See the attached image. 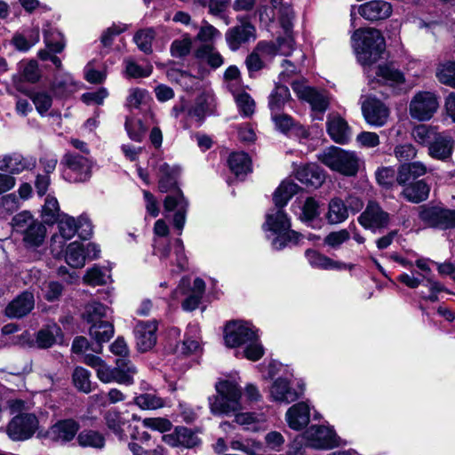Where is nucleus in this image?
Returning a JSON list of instances; mask_svg holds the SVG:
<instances>
[{
	"instance_id": "f257e3e1",
	"label": "nucleus",
	"mask_w": 455,
	"mask_h": 455,
	"mask_svg": "<svg viewBox=\"0 0 455 455\" xmlns=\"http://www.w3.org/2000/svg\"><path fill=\"white\" fill-rule=\"evenodd\" d=\"M224 339L229 347L244 346L243 356L251 361H258L264 355V348L259 339L258 329L251 323L235 321L225 327Z\"/></svg>"
},
{
	"instance_id": "f03ea898",
	"label": "nucleus",
	"mask_w": 455,
	"mask_h": 455,
	"mask_svg": "<svg viewBox=\"0 0 455 455\" xmlns=\"http://www.w3.org/2000/svg\"><path fill=\"white\" fill-rule=\"evenodd\" d=\"M352 46L358 62L363 67L368 77L371 76L372 64L385 49V40L379 30L375 28L356 29L352 36Z\"/></svg>"
},
{
	"instance_id": "7ed1b4c3",
	"label": "nucleus",
	"mask_w": 455,
	"mask_h": 455,
	"mask_svg": "<svg viewBox=\"0 0 455 455\" xmlns=\"http://www.w3.org/2000/svg\"><path fill=\"white\" fill-rule=\"evenodd\" d=\"M83 362L95 370L97 378L103 383L116 382L125 386L134 383L137 369L129 359L118 358L116 367H111L100 356L87 354Z\"/></svg>"
},
{
	"instance_id": "20e7f679",
	"label": "nucleus",
	"mask_w": 455,
	"mask_h": 455,
	"mask_svg": "<svg viewBox=\"0 0 455 455\" xmlns=\"http://www.w3.org/2000/svg\"><path fill=\"white\" fill-rule=\"evenodd\" d=\"M267 369L268 377L271 379L275 378L269 387V398L271 401L287 404L297 401L303 395V386H299L298 389L292 387L293 372L288 365H283L277 361H272L268 363Z\"/></svg>"
},
{
	"instance_id": "39448f33",
	"label": "nucleus",
	"mask_w": 455,
	"mask_h": 455,
	"mask_svg": "<svg viewBox=\"0 0 455 455\" xmlns=\"http://www.w3.org/2000/svg\"><path fill=\"white\" fill-rule=\"evenodd\" d=\"M216 395L208 398L210 411L213 415H230L240 411L242 390L235 380L221 379L215 384Z\"/></svg>"
},
{
	"instance_id": "423d86ee",
	"label": "nucleus",
	"mask_w": 455,
	"mask_h": 455,
	"mask_svg": "<svg viewBox=\"0 0 455 455\" xmlns=\"http://www.w3.org/2000/svg\"><path fill=\"white\" fill-rule=\"evenodd\" d=\"M169 227L166 222L160 219L157 220L154 226V254L156 255L161 261L170 259L171 264H176L177 269H172V272H180L188 266V259L185 255L184 245L180 238L174 241V252L171 253L169 244L165 237L169 234Z\"/></svg>"
},
{
	"instance_id": "0eeeda50",
	"label": "nucleus",
	"mask_w": 455,
	"mask_h": 455,
	"mask_svg": "<svg viewBox=\"0 0 455 455\" xmlns=\"http://www.w3.org/2000/svg\"><path fill=\"white\" fill-rule=\"evenodd\" d=\"M291 223L283 208L276 207L270 210L266 215L263 228L275 235L272 246L275 250H282L288 244H297L301 235L290 229Z\"/></svg>"
},
{
	"instance_id": "6e6552de",
	"label": "nucleus",
	"mask_w": 455,
	"mask_h": 455,
	"mask_svg": "<svg viewBox=\"0 0 455 455\" xmlns=\"http://www.w3.org/2000/svg\"><path fill=\"white\" fill-rule=\"evenodd\" d=\"M12 227L17 233L22 235V241L27 248H37L44 242L45 226L28 212L16 214L12 218Z\"/></svg>"
},
{
	"instance_id": "1a4fd4ad",
	"label": "nucleus",
	"mask_w": 455,
	"mask_h": 455,
	"mask_svg": "<svg viewBox=\"0 0 455 455\" xmlns=\"http://www.w3.org/2000/svg\"><path fill=\"white\" fill-rule=\"evenodd\" d=\"M318 160L331 170L345 176H355L360 166L356 153L332 147L318 156Z\"/></svg>"
},
{
	"instance_id": "9d476101",
	"label": "nucleus",
	"mask_w": 455,
	"mask_h": 455,
	"mask_svg": "<svg viewBox=\"0 0 455 455\" xmlns=\"http://www.w3.org/2000/svg\"><path fill=\"white\" fill-rule=\"evenodd\" d=\"M305 442L306 446L315 449L330 450L342 444V441L330 426L314 425L308 427L294 443Z\"/></svg>"
},
{
	"instance_id": "9b49d317",
	"label": "nucleus",
	"mask_w": 455,
	"mask_h": 455,
	"mask_svg": "<svg viewBox=\"0 0 455 455\" xmlns=\"http://www.w3.org/2000/svg\"><path fill=\"white\" fill-rule=\"evenodd\" d=\"M440 107L438 96L430 91L417 92L409 102L410 116L419 122L431 120Z\"/></svg>"
},
{
	"instance_id": "f8f14e48",
	"label": "nucleus",
	"mask_w": 455,
	"mask_h": 455,
	"mask_svg": "<svg viewBox=\"0 0 455 455\" xmlns=\"http://www.w3.org/2000/svg\"><path fill=\"white\" fill-rule=\"evenodd\" d=\"M65 165L63 177L69 182H84L92 174V162L84 156L67 153L62 160Z\"/></svg>"
},
{
	"instance_id": "ddd939ff",
	"label": "nucleus",
	"mask_w": 455,
	"mask_h": 455,
	"mask_svg": "<svg viewBox=\"0 0 455 455\" xmlns=\"http://www.w3.org/2000/svg\"><path fill=\"white\" fill-rule=\"evenodd\" d=\"M39 428V420L34 413H20L9 422L6 433L12 441L31 438Z\"/></svg>"
},
{
	"instance_id": "4468645a",
	"label": "nucleus",
	"mask_w": 455,
	"mask_h": 455,
	"mask_svg": "<svg viewBox=\"0 0 455 455\" xmlns=\"http://www.w3.org/2000/svg\"><path fill=\"white\" fill-rule=\"evenodd\" d=\"M419 218L431 227L443 229L455 228V210L422 206Z\"/></svg>"
},
{
	"instance_id": "2eb2a0df",
	"label": "nucleus",
	"mask_w": 455,
	"mask_h": 455,
	"mask_svg": "<svg viewBox=\"0 0 455 455\" xmlns=\"http://www.w3.org/2000/svg\"><path fill=\"white\" fill-rule=\"evenodd\" d=\"M358 222L365 229L376 232L387 228L389 223V214L379 204L370 201L365 210L358 217Z\"/></svg>"
},
{
	"instance_id": "dca6fc26",
	"label": "nucleus",
	"mask_w": 455,
	"mask_h": 455,
	"mask_svg": "<svg viewBox=\"0 0 455 455\" xmlns=\"http://www.w3.org/2000/svg\"><path fill=\"white\" fill-rule=\"evenodd\" d=\"M164 207L165 216L168 217V213L174 212L173 215V225L179 229V235L185 226L186 213L188 210V202L186 201L182 192L177 190L174 193L168 195L164 201Z\"/></svg>"
},
{
	"instance_id": "f3484780",
	"label": "nucleus",
	"mask_w": 455,
	"mask_h": 455,
	"mask_svg": "<svg viewBox=\"0 0 455 455\" xmlns=\"http://www.w3.org/2000/svg\"><path fill=\"white\" fill-rule=\"evenodd\" d=\"M291 86L299 99L307 101L311 105L312 110L315 112L314 118L322 119V116H318L316 114L323 115L327 109L329 104L327 98L304 83L294 82Z\"/></svg>"
},
{
	"instance_id": "a211bd4d",
	"label": "nucleus",
	"mask_w": 455,
	"mask_h": 455,
	"mask_svg": "<svg viewBox=\"0 0 455 455\" xmlns=\"http://www.w3.org/2000/svg\"><path fill=\"white\" fill-rule=\"evenodd\" d=\"M363 116L368 124L381 127L387 122L389 109L376 98H368L362 103Z\"/></svg>"
},
{
	"instance_id": "6ab92c4d",
	"label": "nucleus",
	"mask_w": 455,
	"mask_h": 455,
	"mask_svg": "<svg viewBox=\"0 0 455 455\" xmlns=\"http://www.w3.org/2000/svg\"><path fill=\"white\" fill-rule=\"evenodd\" d=\"M228 48L235 52L243 44L256 39L255 27L246 20H241V24L228 29L225 35Z\"/></svg>"
},
{
	"instance_id": "aec40b11",
	"label": "nucleus",
	"mask_w": 455,
	"mask_h": 455,
	"mask_svg": "<svg viewBox=\"0 0 455 455\" xmlns=\"http://www.w3.org/2000/svg\"><path fill=\"white\" fill-rule=\"evenodd\" d=\"M80 428L73 419H60L49 427L46 436L52 442L65 444L72 441Z\"/></svg>"
},
{
	"instance_id": "412c9836",
	"label": "nucleus",
	"mask_w": 455,
	"mask_h": 455,
	"mask_svg": "<svg viewBox=\"0 0 455 455\" xmlns=\"http://www.w3.org/2000/svg\"><path fill=\"white\" fill-rule=\"evenodd\" d=\"M36 164V159L32 156H24L19 153L0 154V171L7 172L10 175L32 170Z\"/></svg>"
},
{
	"instance_id": "4be33fe9",
	"label": "nucleus",
	"mask_w": 455,
	"mask_h": 455,
	"mask_svg": "<svg viewBox=\"0 0 455 455\" xmlns=\"http://www.w3.org/2000/svg\"><path fill=\"white\" fill-rule=\"evenodd\" d=\"M157 323L139 322L134 329L136 345L140 352L149 351L156 343Z\"/></svg>"
},
{
	"instance_id": "5701e85b",
	"label": "nucleus",
	"mask_w": 455,
	"mask_h": 455,
	"mask_svg": "<svg viewBox=\"0 0 455 455\" xmlns=\"http://www.w3.org/2000/svg\"><path fill=\"white\" fill-rule=\"evenodd\" d=\"M288 427L299 431L306 427L310 420V406L307 402H299L291 405L285 413Z\"/></svg>"
},
{
	"instance_id": "b1692460",
	"label": "nucleus",
	"mask_w": 455,
	"mask_h": 455,
	"mask_svg": "<svg viewBox=\"0 0 455 455\" xmlns=\"http://www.w3.org/2000/svg\"><path fill=\"white\" fill-rule=\"evenodd\" d=\"M59 235L52 237V249L56 251L58 248L62 249L64 241L70 240L77 232V222L73 217L67 214L60 216L58 220Z\"/></svg>"
},
{
	"instance_id": "393cba45",
	"label": "nucleus",
	"mask_w": 455,
	"mask_h": 455,
	"mask_svg": "<svg viewBox=\"0 0 455 455\" xmlns=\"http://www.w3.org/2000/svg\"><path fill=\"white\" fill-rule=\"evenodd\" d=\"M299 181L310 188H318L325 180L324 172L315 164L299 166L295 171Z\"/></svg>"
},
{
	"instance_id": "a878e982",
	"label": "nucleus",
	"mask_w": 455,
	"mask_h": 455,
	"mask_svg": "<svg viewBox=\"0 0 455 455\" xmlns=\"http://www.w3.org/2000/svg\"><path fill=\"white\" fill-rule=\"evenodd\" d=\"M359 13L371 21L385 20L392 14V5L384 0H373L360 5Z\"/></svg>"
},
{
	"instance_id": "bb28decb",
	"label": "nucleus",
	"mask_w": 455,
	"mask_h": 455,
	"mask_svg": "<svg viewBox=\"0 0 455 455\" xmlns=\"http://www.w3.org/2000/svg\"><path fill=\"white\" fill-rule=\"evenodd\" d=\"M34 306V294L30 291H23L8 304L5 314L11 318H20L28 315Z\"/></svg>"
},
{
	"instance_id": "cd10ccee",
	"label": "nucleus",
	"mask_w": 455,
	"mask_h": 455,
	"mask_svg": "<svg viewBox=\"0 0 455 455\" xmlns=\"http://www.w3.org/2000/svg\"><path fill=\"white\" fill-rule=\"evenodd\" d=\"M453 147L452 138L445 132H439L428 148V155L432 158L445 161L451 156Z\"/></svg>"
},
{
	"instance_id": "c85d7f7f",
	"label": "nucleus",
	"mask_w": 455,
	"mask_h": 455,
	"mask_svg": "<svg viewBox=\"0 0 455 455\" xmlns=\"http://www.w3.org/2000/svg\"><path fill=\"white\" fill-rule=\"evenodd\" d=\"M376 79L384 84L396 87L405 83V77L402 71L393 64H384L374 68Z\"/></svg>"
},
{
	"instance_id": "c756f323",
	"label": "nucleus",
	"mask_w": 455,
	"mask_h": 455,
	"mask_svg": "<svg viewBox=\"0 0 455 455\" xmlns=\"http://www.w3.org/2000/svg\"><path fill=\"white\" fill-rule=\"evenodd\" d=\"M40 34L38 28H28L17 31L12 36L11 44L19 52H28L39 42Z\"/></svg>"
},
{
	"instance_id": "7c9ffc66",
	"label": "nucleus",
	"mask_w": 455,
	"mask_h": 455,
	"mask_svg": "<svg viewBox=\"0 0 455 455\" xmlns=\"http://www.w3.org/2000/svg\"><path fill=\"white\" fill-rule=\"evenodd\" d=\"M293 212L303 222H310L319 217L320 205L314 197H307L304 201H296L292 204Z\"/></svg>"
},
{
	"instance_id": "2f4dec72",
	"label": "nucleus",
	"mask_w": 455,
	"mask_h": 455,
	"mask_svg": "<svg viewBox=\"0 0 455 455\" xmlns=\"http://www.w3.org/2000/svg\"><path fill=\"white\" fill-rule=\"evenodd\" d=\"M327 132L337 143H347L351 137L350 128L347 122L339 116H331L327 122Z\"/></svg>"
},
{
	"instance_id": "473e14b6",
	"label": "nucleus",
	"mask_w": 455,
	"mask_h": 455,
	"mask_svg": "<svg viewBox=\"0 0 455 455\" xmlns=\"http://www.w3.org/2000/svg\"><path fill=\"white\" fill-rule=\"evenodd\" d=\"M306 258L308 263L315 268L320 269H347L351 268L352 266H349L344 262L335 261L331 258L321 254L320 252L315 250H307L305 252Z\"/></svg>"
},
{
	"instance_id": "72a5a7b5",
	"label": "nucleus",
	"mask_w": 455,
	"mask_h": 455,
	"mask_svg": "<svg viewBox=\"0 0 455 455\" xmlns=\"http://www.w3.org/2000/svg\"><path fill=\"white\" fill-rule=\"evenodd\" d=\"M62 338L60 327L52 323L43 327L36 334V343L40 348H48L60 342Z\"/></svg>"
},
{
	"instance_id": "f704fd0d",
	"label": "nucleus",
	"mask_w": 455,
	"mask_h": 455,
	"mask_svg": "<svg viewBox=\"0 0 455 455\" xmlns=\"http://www.w3.org/2000/svg\"><path fill=\"white\" fill-rule=\"evenodd\" d=\"M235 421L245 430L258 432L265 429L267 419L264 414L253 412H235Z\"/></svg>"
},
{
	"instance_id": "c9c22d12",
	"label": "nucleus",
	"mask_w": 455,
	"mask_h": 455,
	"mask_svg": "<svg viewBox=\"0 0 455 455\" xmlns=\"http://www.w3.org/2000/svg\"><path fill=\"white\" fill-rule=\"evenodd\" d=\"M90 337L94 339L98 345L93 351L96 353L101 352V343L108 341L114 334L113 325L107 321H99L91 325L89 329Z\"/></svg>"
},
{
	"instance_id": "e433bc0d",
	"label": "nucleus",
	"mask_w": 455,
	"mask_h": 455,
	"mask_svg": "<svg viewBox=\"0 0 455 455\" xmlns=\"http://www.w3.org/2000/svg\"><path fill=\"white\" fill-rule=\"evenodd\" d=\"M402 195L409 202L419 204L427 199L430 188L424 180L403 185Z\"/></svg>"
},
{
	"instance_id": "4c0bfd02",
	"label": "nucleus",
	"mask_w": 455,
	"mask_h": 455,
	"mask_svg": "<svg viewBox=\"0 0 455 455\" xmlns=\"http://www.w3.org/2000/svg\"><path fill=\"white\" fill-rule=\"evenodd\" d=\"M427 171L426 165L419 161L403 164L399 167L396 180L400 185H405L411 180L425 175Z\"/></svg>"
},
{
	"instance_id": "58836bf2",
	"label": "nucleus",
	"mask_w": 455,
	"mask_h": 455,
	"mask_svg": "<svg viewBox=\"0 0 455 455\" xmlns=\"http://www.w3.org/2000/svg\"><path fill=\"white\" fill-rule=\"evenodd\" d=\"M299 187L290 180H283L276 188L274 194V203L275 207L283 208L288 201L298 193Z\"/></svg>"
},
{
	"instance_id": "ea45409f",
	"label": "nucleus",
	"mask_w": 455,
	"mask_h": 455,
	"mask_svg": "<svg viewBox=\"0 0 455 455\" xmlns=\"http://www.w3.org/2000/svg\"><path fill=\"white\" fill-rule=\"evenodd\" d=\"M230 171L236 176H244L251 170V161L243 152L232 153L228 160Z\"/></svg>"
},
{
	"instance_id": "a19ab883",
	"label": "nucleus",
	"mask_w": 455,
	"mask_h": 455,
	"mask_svg": "<svg viewBox=\"0 0 455 455\" xmlns=\"http://www.w3.org/2000/svg\"><path fill=\"white\" fill-rule=\"evenodd\" d=\"M348 217V209L339 198H333L329 203L326 219L331 225L344 222Z\"/></svg>"
},
{
	"instance_id": "79ce46f5",
	"label": "nucleus",
	"mask_w": 455,
	"mask_h": 455,
	"mask_svg": "<svg viewBox=\"0 0 455 455\" xmlns=\"http://www.w3.org/2000/svg\"><path fill=\"white\" fill-rule=\"evenodd\" d=\"M438 133L435 126L418 124L412 129L411 137L418 144L429 148Z\"/></svg>"
},
{
	"instance_id": "37998d69",
	"label": "nucleus",
	"mask_w": 455,
	"mask_h": 455,
	"mask_svg": "<svg viewBox=\"0 0 455 455\" xmlns=\"http://www.w3.org/2000/svg\"><path fill=\"white\" fill-rule=\"evenodd\" d=\"M180 173L178 166H170L166 163L159 165V188L162 192H167L176 185V178Z\"/></svg>"
},
{
	"instance_id": "c03bdc74",
	"label": "nucleus",
	"mask_w": 455,
	"mask_h": 455,
	"mask_svg": "<svg viewBox=\"0 0 455 455\" xmlns=\"http://www.w3.org/2000/svg\"><path fill=\"white\" fill-rule=\"evenodd\" d=\"M291 98L290 91L285 85H276L269 96L268 107L271 114L282 112L284 105Z\"/></svg>"
},
{
	"instance_id": "a18cd8bd",
	"label": "nucleus",
	"mask_w": 455,
	"mask_h": 455,
	"mask_svg": "<svg viewBox=\"0 0 455 455\" xmlns=\"http://www.w3.org/2000/svg\"><path fill=\"white\" fill-rule=\"evenodd\" d=\"M196 57L207 62L212 68H218L224 63L221 54L212 45L204 44L196 51Z\"/></svg>"
},
{
	"instance_id": "49530a36",
	"label": "nucleus",
	"mask_w": 455,
	"mask_h": 455,
	"mask_svg": "<svg viewBox=\"0 0 455 455\" xmlns=\"http://www.w3.org/2000/svg\"><path fill=\"white\" fill-rule=\"evenodd\" d=\"M66 262L72 267H83L85 264V254L84 245L78 242L68 244L66 255Z\"/></svg>"
},
{
	"instance_id": "de8ad7c7",
	"label": "nucleus",
	"mask_w": 455,
	"mask_h": 455,
	"mask_svg": "<svg viewBox=\"0 0 455 455\" xmlns=\"http://www.w3.org/2000/svg\"><path fill=\"white\" fill-rule=\"evenodd\" d=\"M44 44L52 52L59 53L64 49L65 44L61 33L46 25L43 29Z\"/></svg>"
},
{
	"instance_id": "09e8293b",
	"label": "nucleus",
	"mask_w": 455,
	"mask_h": 455,
	"mask_svg": "<svg viewBox=\"0 0 455 455\" xmlns=\"http://www.w3.org/2000/svg\"><path fill=\"white\" fill-rule=\"evenodd\" d=\"M20 79L28 83H36L39 80L41 74L38 64L34 60H22L18 64Z\"/></svg>"
},
{
	"instance_id": "8fccbe9b",
	"label": "nucleus",
	"mask_w": 455,
	"mask_h": 455,
	"mask_svg": "<svg viewBox=\"0 0 455 455\" xmlns=\"http://www.w3.org/2000/svg\"><path fill=\"white\" fill-rule=\"evenodd\" d=\"M124 64V75L128 78L148 77L153 71L152 65L140 66L132 59H125Z\"/></svg>"
},
{
	"instance_id": "3c124183",
	"label": "nucleus",
	"mask_w": 455,
	"mask_h": 455,
	"mask_svg": "<svg viewBox=\"0 0 455 455\" xmlns=\"http://www.w3.org/2000/svg\"><path fill=\"white\" fill-rule=\"evenodd\" d=\"M104 419L108 428L119 438H123L124 435V426L125 425L126 421L122 417L121 413L119 411L110 410L106 412Z\"/></svg>"
},
{
	"instance_id": "603ef678",
	"label": "nucleus",
	"mask_w": 455,
	"mask_h": 455,
	"mask_svg": "<svg viewBox=\"0 0 455 455\" xmlns=\"http://www.w3.org/2000/svg\"><path fill=\"white\" fill-rule=\"evenodd\" d=\"M156 36L153 28H145L139 30L133 36V41L138 48L146 54L152 52V42Z\"/></svg>"
},
{
	"instance_id": "864d4df0",
	"label": "nucleus",
	"mask_w": 455,
	"mask_h": 455,
	"mask_svg": "<svg viewBox=\"0 0 455 455\" xmlns=\"http://www.w3.org/2000/svg\"><path fill=\"white\" fill-rule=\"evenodd\" d=\"M77 441L83 447L102 448L105 444L104 436L93 430L82 431L77 436Z\"/></svg>"
},
{
	"instance_id": "5fc2aeb1",
	"label": "nucleus",
	"mask_w": 455,
	"mask_h": 455,
	"mask_svg": "<svg viewBox=\"0 0 455 455\" xmlns=\"http://www.w3.org/2000/svg\"><path fill=\"white\" fill-rule=\"evenodd\" d=\"M134 403L143 410H156L165 405L163 398L152 393L141 394L136 396Z\"/></svg>"
},
{
	"instance_id": "6e6d98bb",
	"label": "nucleus",
	"mask_w": 455,
	"mask_h": 455,
	"mask_svg": "<svg viewBox=\"0 0 455 455\" xmlns=\"http://www.w3.org/2000/svg\"><path fill=\"white\" fill-rule=\"evenodd\" d=\"M108 307H105L103 304L93 301L86 305L84 312V318L88 323H99V321H101V318L107 316Z\"/></svg>"
},
{
	"instance_id": "4d7b16f0",
	"label": "nucleus",
	"mask_w": 455,
	"mask_h": 455,
	"mask_svg": "<svg viewBox=\"0 0 455 455\" xmlns=\"http://www.w3.org/2000/svg\"><path fill=\"white\" fill-rule=\"evenodd\" d=\"M436 76L440 83L455 88V61H446L439 65Z\"/></svg>"
},
{
	"instance_id": "13d9d810",
	"label": "nucleus",
	"mask_w": 455,
	"mask_h": 455,
	"mask_svg": "<svg viewBox=\"0 0 455 455\" xmlns=\"http://www.w3.org/2000/svg\"><path fill=\"white\" fill-rule=\"evenodd\" d=\"M234 99L236 103L239 113L243 117H250L255 111V101L247 92L234 93Z\"/></svg>"
},
{
	"instance_id": "bf43d9fd",
	"label": "nucleus",
	"mask_w": 455,
	"mask_h": 455,
	"mask_svg": "<svg viewBox=\"0 0 455 455\" xmlns=\"http://www.w3.org/2000/svg\"><path fill=\"white\" fill-rule=\"evenodd\" d=\"M91 373L83 367H76L73 372V382L76 387L88 394L92 391V383L90 380Z\"/></svg>"
},
{
	"instance_id": "052dcab7",
	"label": "nucleus",
	"mask_w": 455,
	"mask_h": 455,
	"mask_svg": "<svg viewBox=\"0 0 455 455\" xmlns=\"http://www.w3.org/2000/svg\"><path fill=\"white\" fill-rule=\"evenodd\" d=\"M168 76L171 79H175L186 90H191L199 84V79L187 71L172 69L168 72Z\"/></svg>"
},
{
	"instance_id": "680f3d73",
	"label": "nucleus",
	"mask_w": 455,
	"mask_h": 455,
	"mask_svg": "<svg viewBox=\"0 0 455 455\" xmlns=\"http://www.w3.org/2000/svg\"><path fill=\"white\" fill-rule=\"evenodd\" d=\"M109 279L107 269L100 268L97 266L89 268L84 276V282L90 285H101L107 283Z\"/></svg>"
},
{
	"instance_id": "e2e57ef3",
	"label": "nucleus",
	"mask_w": 455,
	"mask_h": 455,
	"mask_svg": "<svg viewBox=\"0 0 455 455\" xmlns=\"http://www.w3.org/2000/svg\"><path fill=\"white\" fill-rule=\"evenodd\" d=\"M192 40L190 36L186 34L180 39L174 40L170 48V52L172 57L182 58L187 56L191 50Z\"/></svg>"
},
{
	"instance_id": "0e129e2a",
	"label": "nucleus",
	"mask_w": 455,
	"mask_h": 455,
	"mask_svg": "<svg viewBox=\"0 0 455 455\" xmlns=\"http://www.w3.org/2000/svg\"><path fill=\"white\" fill-rule=\"evenodd\" d=\"M125 129L130 139L136 142L142 141L146 127L140 119L127 118L125 122Z\"/></svg>"
},
{
	"instance_id": "69168bd1",
	"label": "nucleus",
	"mask_w": 455,
	"mask_h": 455,
	"mask_svg": "<svg viewBox=\"0 0 455 455\" xmlns=\"http://www.w3.org/2000/svg\"><path fill=\"white\" fill-rule=\"evenodd\" d=\"M60 212V206L58 200L52 196H48L45 198L44 204L43 206L42 215L46 222L53 223L57 220Z\"/></svg>"
},
{
	"instance_id": "338daca9",
	"label": "nucleus",
	"mask_w": 455,
	"mask_h": 455,
	"mask_svg": "<svg viewBox=\"0 0 455 455\" xmlns=\"http://www.w3.org/2000/svg\"><path fill=\"white\" fill-rule=\"evenodd\" d=\"M29 97L32 100L36 111L41 116L44 115L52 107V97L45 92H37L31 94Z\"/></svg>"
},
{
	"instance_id": "774afa93",
	"label": "nucleus",
	"mask_w": 455,
	"mask_h": 455,
	"mask_svg": "<svg viewBox=\"0 0 455 455\" xmlns=\"http://www.w3.org/2000/svg\"><path fill=\"white\" fill-rule=\"evenodd\" d=\"M41 290H42L43 297L47 301L52 302V301H55L57 299H59V298L61 296L62 291H63V286L59 282L49 281V282H45L42 285Z\"/></svg>"
}]
</instances>
